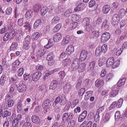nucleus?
<instances>
[{
  "mask_svg": "<svg viewBox=\"0 0 127 127\" xmlns=\"http://www.w3.org/2000/svg\"><path fill=\"white\" fill-rule=\"evenodd\" d=\"M80 62L78 59L76 58L73 61L71 65V68L73 71H75L78 69Z\"/></svg>",
  "mask_w": 127,
  "mask_h": 127,
  "instance_id": "nucleus-1",
  "label": "nucleus"
},
{
  "mask_svg": "<svg viewBox=\"0 0 127 127\" xmlns=\"http://www.w3.org/2000/svg\"><path fill=\"white\" fill-rule=\"evenodd\" d=\"M31 75L32 80L35 81H37L41 78L42 73L40 72H36L32 73Z\"/></svg>",
  "mask_w": 127,
  "mask_h": 127,
  "instance_id": "nucleus-2",
  "label": "nucleus"
},
{
  "mask_svg": "<svg viewBox=\"0 0 127 127\" xmlns=\"http://www.w3.org/2000/svg\"><path fill=\"white\" fill-rule=\"evenodd\" d=\"M110 37V33L107 32L104 33L101 35V40L103 43H104L109 39Z\"/></svg>",
  "mask_w": 127,
  "mask_h": 127,
  "instance_id": "nucleus-3",
  "label": "nucleus"
},
{
  "mask_svg": "<svg viewBox=\"0 0 127 127\" xmlns=\"http://www.w3.org/2000/svg\"><path fill=\"white\" fill-rule=\"evenodd\" d=\"M120 21V17L117 14H115L113 16L111 21L112 24L113 25H117Z\"/></svg>",
  "mask_w": 127,
  "mask_h": 127,
  "instance_id": "nucleus-4",
  "label": "nucleus"
},
{
  "mask_svg": "<svg viewBox=\"0 0 127 127\" xmlns=\"http://www.w3.org/2000/svg\"><path fill=\"white\" fill-rule=\"evenodd\" d=\"M51 105V101L49 99H47L43 102L42 107L43 109L46 110L50 108Z\"/></svg>",
  "mask_w": 127,
  "mask_h": 127,
  "instance_id": "nucleus-5",
  "label": "nucleus"
},
{
  "mask_svg": "<svg viewBox=\"0 0 127 127\" xmlns=\"http://www.w3.org/2000/svg\"><path fill=\"white\" fill-rule=\"evenodd\" d=\"M88 52L86 50H83L80 53L79 59L81 61L85 60L87 57Z\"/></svg>",
  "mask_w": 127,
  "mask_h": 127,
  "instance_id": "nucleus-6",
  "label": "nucleus"
},
{
  "mask_svg": "<svg viewBox=\"0 0 127 127\" xmlns=\"http://www.w3.org/2000/svg\"><path fill=\"white\" fill-rule=\"evenodd\" d=\"M87 113V111L85 110L78 117V121L79 122H81L83 121L86 118Z\"/></svg>",
  "mask_w": 127,
  "mask_h": 127,
  "instance_id": "nucleus-7",
  "label": "nucleus"
},
{
  "mask_svg": "<svg viewBox=\"0 0 127 127\" xmlns=\"http://www.w3.org/2000/svg\"><path fill=\"white\" fill-rule=\"evenodd\" d=\"M27 89L26 86L24 84H21L19 85L17 87V90L20 93L25 92Z\"/></svg>",
  "mask_w": 127,
  "mask_h": 127,
  "instance_id": "nucleus-8",
  "label": "nucleus"
},
{
  "mask_svg": "<svg viewBox=\"0 0 127 127\" xmlns=\"http://www.w3.org/2000/svg\"><path fill=\"white\" fill-rule=\"evenodd\" d=\"M74 50V47L72 45H69L66 49L65 53L67 55H70L73 53Z\"/></svg>",
  "mask_w": 127,
  "mask_h": 127,
  "instance_id": "nucleus-9",
  "label": "nucleus"
},
{
  "mask_svg": "<svg viewBox=\"0 0 127 127\" xmlns=\"http://www.w3.org/2000/svg\"><path fill=\"white\" fill-rule=\"evenodd\" d=\"M62 36L60 33H58L55 34L53 37V40L55 42H58L60 41Z\"/></svg>",
  "mask_w": 127,
  "mask_h": 127,
  "instance_id": "nucleus-10",
  "label": "nucleus"
},
{
  "mask_svg": "<svg viewBox=\"0 0 127 127\" xmlns=\"http://www.w3.org/2000/svg\"><path fill=\"white\" fill-rule=\"evenodd\" d=\"M70 38L69 36H67L64 37L61 42V45L63 46L66 45L69 42Z\"/></svg>",
  "mask_w": 127,
  "mask_h": 127,
  "instance_id": "nucleus-11",
  "label": "nucleus"
},
{
  "mask_svg": "<svg viewBox=\"0 0 127 127\" xmlns=\"http://www.w3.org/2000/svg\"><path fill=\"white\" fill-rule=\"evenodd\" d=\"M114 58L113 57H111L109 58L107 61L106 66L109 67L112 66L114 62Z\"/></svg>",
  "mask_w": 127,
  "mask_h": 127,
  "instance_id": "nucleus-12",
  "label": "nucleus"
},
{
  "mask_svg": "<svg viewBox=\"0 0 127 127\" xmlns=\"http://www.w3.org/2000/svg\"><path fill=\"white\" fill-rule=\"evenodd\" d=\"M110 9V7L109 5L107 4L105 5L102 8V12L104 14H106L108 13Z\"/></svg>",
  "mask_w": 127,
  "mask_h": 127,
  "instance_id": "nucleus-13",
  "label": "nucleus"
},
{
  "mask_svg": "<svg viewBox=\"0 0 127 127\" xmlns=\"http://www.w3.org/2000/svg\"><path fill=\"white\" fill-rule=\"evenodd\" d=\"M32 122L35 124H38L40 122V120L39 117L35 115H33L31 118Z\"/></svg>",
  "mask_w": 127,
  "mask_h": 127,
  "instance_id": "nucleus-14",
  "label": "nucleus"
},
{
  "mask_svg": "<svg viewBox=\"0 0 127 127\" xmlns=\"http://www.w3.org/2000/svg\"><path fill=\"white\" fill-rule=\"evenodd\" d=\"M79 66L78 71L79 72H82L85 70L86 64L85 63H82L80 64Z\"/></svg>",
  "mask_w": 127,
  "mask_h": 127,
  "instance_id": "nucleus-15",
  "label": "nucleus"
},
{
  "mask_svg": "<svg viewBox=\"0 0 127 127\" xmlns=\"http://www.w3.org/2000/svg\"><path fill=\"white\" fill-rule=\"evenodd\" d=\"M58 85V82L57 81L53 80L51 82L50 87V89L54 90L57 87Z\"/></svg>",
  "mask_w": 127,
  "mask_h": 127,
  "instance_id": "nucleus-16",
  "label": "nucleus"
},
{
  "mask_svg": "<svg viewBox=\"0 0 127 127\" xmlns=\"http://www.w3.org/2000/svg\"><path fill=\"white\" fill-rule=\"evenodd\" d=\"M22 116L20 114H18L16 115L15 114H12L11 117V118L13 119L14 118H15L14 119L16 120L19 122L22 119Z\"/></svg>",
  "mask_w": 127,
  "mask_h": 127,
  "instance_id": "nucleus-17",
  "label": "nucleus"
},
{
  "mask_svg": "<svg viewBox=\"0 0 127 127\" xmlns=\"http://www.w3.org/2000/svg\"><path fill=\"white\" fill-rule=\"evenodd\" d=\"M93 92L92 91H89L85 93L84 99L86 100H88L90 97L92 95Z\"/></svg>",
  "mask_w": 127,
  "mask_h": 127,
  "instance_id": "nucleus-18",
  "label": "nucleus"
},
{
  "mask_svg": "<svg viewBox=\"0 0 127 127\" xmlns=\"http://www.w3.org/2000/svg\"><path fill=\"white\" fill-rule=\"evenodd\" d=\"M102 115L101 113L96 111L94 118L95 121L97 123L98 122L100 119V116Z\"/></svg>",
  "mask_w": 127,
  "mask_h": 127,
  "instance_id": "nucleus-19",
  "label": "nucleus"
},
{
  "mask_svg": "<svg viewBox=\"0 0 127 127\" xmlns=\"http://www.w3.org/2000/svg\"><path fill=\"white\" fill-rule=\"evenodd\" d=\"M71 63V61L70 59H64L62 62V64L64 67L69 65Z\"/></svg>",
  "mask_w": 127,
  "mask_h": 127,
  "instance_id": "nucleus-20",
  "label": "nucleus"
},
{
  "mask_svg": "<svg viewBox=\"0 0 127 127\" xmlns=\"http://www.w3.org/2000/svg\"><path fill=\"white\" fill-rule=\"evenodd\" d=\"M67 101L66 100V96L64 95L63 94L61 96V101L60 104L61 105H64L66 103Z\"/></svg>",
  "mask_w": 127,
  "mask_h": 127,
  "instance_id": "nucleus-21",
  "label": "nucleus"
},
{
  "mask_svg": "<svg viewBox=\"0 0 127 127\" xmlns=\"http://www.w3.org/2000/svg\"><path fill=\"white\" fill-rule=\"evenodd\" d=\"M15 85L13 84L11 85L9 90V93L11 94H14L15 93Z\"/></svg>",
  "mask_w": 127,
  "mask_h": 127,
  "instance_id": "nucleus-22",
  "label": "nucleus"
},
{
  "mask_svg": "<svg viewBox=\"0 0 127 127\" xmlns=\"http://www.w3.org/2000/svg\"><path fill=\"white\" fill-rule=\"evenodd\" d=\"M71 87L72 86L70 84L68 83L66 84L64 87L63 90L64 92L65 93H66L71 89Z\"/></svg>",
  "mask_w": 127,
  "mask_h": 127,
  "instance_id": "nucleus-23",
  "label": "nucleus"
},
{
  "mask_svg": "<svg viewBox=\"0 0 127 127\" xmlns=\"http://www.w3.org/2000/svg\"><path fill=\"white\" fill-rule=\"evenodd\" d=\"M103 81L102 80H97L95 82L96 86L99 88L101 87L103 84Z\"/></svg>",
  "mask_w": 127,
  "mask_h": 127,
  "instance_id": "nucleus-24",
  "label": "nucleus"
},
{
  "mask_svg": "<svg viewBox=\"0 0 127 127\" xmlns=\"http://www.w3.org/2000/svg\"><path fill=\"white\" fill-rule=\"evenodd\" d=\"M101 49L99 47H97L96 49L95 52V55L96 56H99L102 53Z\"/></svg>",
  "mask_w": 127,
  "mask_h": 127,
  "instance_id": "nucleus-25",
  "label": "nucleus"
},
{
  "mask_svg": "<svg viewBox=\"0 0 127 127\" xmlns=\"http://www.w3.org/2000/svg\"><path fill=\"white\" fill-rule=\"evenodd\" d=\"M40 36V33L39 32H37L33 33L32 36V37L33 40H36L38 39Z\"/></svg>",
  "mask_w": 127,
  "mask_h": 127,
  "instance_id": "nucleus-26",
  "label": "nucleus"
},
{
  "mask_svg": "<svg viewBox=\"0 0 127 127\" xmlns=\"http://www.w3.org/2000/svg\"><path fill=\"white\" fill-rule=\"evenodd\" d=\"M106 58H100L98 61V65L99 66H102L105 63Z\"/></svg>",
  "mask_w": 127,
  "mask_h": 127,
  "instance_id": "nucleus-27",
  "label": "nucleus"
},
{
  "mask_svg": "<svg viewBox=\"0 0 127 127\" xmlns=\"http://www.w3.org/2000/svg\"><path fill=\"white\" fill-rule=\"evenodd\" d=\"M64 7L63 6L61 5L59 6L56 9L55 11L58 13H60L63 12L64 10Z\"/></svg>",
  "mask_w": 127,
  "mask_h": 127,
  "instance_id": "nucleus-28",
  "label": "nucleus"
},
{
  "mask_svg": "<svg viewBox=\"0 0 127 127\" xmlns=\"http://www.w3.org/2000/svg\"><path fill=\"white\" fill-rule=\"evenodd\" d=\"M109 27L108 25L107 24V22L106 21H104L103 23L102 26V29L103 31L107 30Z\"/></svg>",
  "mask_w": 127,
  "mask_h": 127,
  "instance_id": "nucleus-29",
  "label": "nucleus"
},
{
  "mask_svg": "<svg viewBox=\"0 0 127 127\" xmlns=\"http://www.w3.org/2000/svg\"><path fill=\"white\" fill-rule=\"evenodd\" d=\"M95 64V62L94 61H92L90 63L88 68L89 71H92L94 69Z\"/></svg>",
  "mask_w": 127,
  "mask_h": 127,
  "instance_id": "nucleus-30",
  "label": "nucleus"
},
{
  "mask_svg": "<svg viewBox=\"0 0 127 127\" xmlns=\"http://www.w3.org/2000/svg\"><path fill=\"white\" fill-rule=\"evenodd\" d=\"M33 13L32 10H28L26 14V17L27 18H31L33 15Z\"/></svg>",
  "mask_w": 127,
  "mask_h": 127,
  "instance_id": "nucleus-31",
  "label": "nucleus"
},
{
  "mask_svg": "<svg viewBox=\"0 0 127 127\" xmlns=\"http://www.w3.org/2000/svg\"><path fill=\"white\" fill-rule=\"evenodd\" d=\"M110 118V114L109 113L105 114L104 117L103 118V120L104 122H108Z\"/></svg>",
  "mask_w": 127,
  "mask_h": 127,
  "instance_id": "nucleus-32",
  "label": "nucleus"
},
{
  "mask_svg": "<svg viewBox=\"0 0 127 127\" xmlns=\"http://www.w3.org/2000/svg\"><path fill=\"white\" fill-rule=\"evenodd\" d=\"M62 27V24L60 23H59L55 26L53 29L54 32H58L61 29Z\"/></svg>",
  "mask_w": 127,
  "mask_h": 127,
  "instance_id": "nucleus-33",
  "label": "nucleus"
},
{
  "mask_svg": "<svg viewBox=\"0 0 127 127\" xmlns=\"http://www.w3.org/2000/svg\"><path fill=\"white\" fill-rule=\"evenodd\" d=\"M23 109L22 105L21 103H18L17 105V112L18 113L21 112Z\"/></svg>",
  "mask_w": 127,
  "mask_h": 127,
  "instance_id": "nucleus-34",
  "label": "nucleus"
},
{
  "mask_svg": "<svg viewBox=\"0 0 127 127\" xmlns=\"http://www.w3.org/2000/svg\"><path fill=\"white\" fill-rule=\"evenodd\" d=\"M41 7V5L39 3H36L33 5V9L35 11H37L39 10Z\"/></svg>",
  "mask_w": 127,
  "mask_h": 127,
  "instance_id": "nucleus-35",
  "label": "nucleus"
},
{
  "mask_svg": "<svg viewBox=\"0 0 127 127\" xmlns=\"http://www.w3.org/2000/svg\"><path fill=\"white\" fill-rule=\"evenodd\" d=\"M54 58V56L52 53H49L47 56L46 59L47 60L51 61L53 60Z\"/></svg>",
  "mask_w": 127,
  "mask_h": 127,
  "instance_id": "nucleus-36",
  "label": "nucleus"
},
{
  "mask_svg": "<svg viewBox=\"0 0 127 127\" xmlns=\"http://www.w3.org/2000/svg\"><path fill=\"white\" fill-rule=\"evenodd\" d=\"M60 20V18L57 16L54 17L52 20V23L53 24L58 23Z\"/></svg>",
  "mask_w": 127,
  "mask_h": 127,
  "instance_id": "nucleus-37",
  "label": "nucleus"
},
{
  "mask_svg": "<svg viewBox=\"0 0 127 127\" xmlns=\"http://www.w3.org/2000/svg\"><path fill=\"white\" fill-rule=\"evenodd\" d=\"M41 22V21L40 19L37 20L33 25V28L35 29L37 27L39 26Z\"/></svg>",
  "mask_w": 127,
  "mask_h": 127,
  "instance_id": "nucleus-38",
  "label": "nucleus"
},
{
  "mask_svg": "<svg viewBox=\"0 0 127 127\" xmlns=\"http://www.w3.org/2000/svg\"><path fill=\"white\" fill-rule=\"evenodd\" d=\"M68 119L67 113H64L62 117V121L64 123L65 122L68 121Z\"/></svg>",
  "mask_w": 127,
  "mask_h": 127,
  "instance_id": "nucleus-39",
  "label": "nucleus"
},
{
  "mask_svg": "<svg viewBox=\"0 0 127 127\" xmlns=\"http://www.w3.org/2000/svg\"><path fill=\"white\" fill-rule=\"evenodd\" d=\"M6 79V76L5 75H3L1 76L0 82V84L1 86L4 85Z\"/></svg>",
  "mask_w": 127,
  "mask_h": 127,
  "instance_id": "nucleus-40",
  "label": "nucleus"
},
{
  "mask_svg": "<svg viewBox=\"0 0 127 127\" xmlns=\"http://www.w3.org/2000/svg\"><path fill=\"white\" fill-rule=\"evenodd\" d=\"M47 8L46 7H43L40 11L41 15L42 16L45 15L47 12Z\"/></svg>",
  "mask_w": 127,
  "mask_h": 127,
  "instance_id": "nucleus-41",
  "label": "nucleus"
},
{
  "mask_svg": "<svg viewBox=\"0 0 127 127\" xmlns=\"http://www.w3.org/2000/svg\"><path fill=\"white\" fill-rule=\"evenodd\" d=\"M121 116L120 113L119 111H117L115 113V121H117L120 118Z\"/></svg>",
  "mask_w": 127,
  "mask_h": 127,
  "instance_id": "nucleus-42",
  "label": "nucleus"
},
{
  "mask_svg": "<svg viewBox=\"0 0 127 127\" xmlns=\"http://www.w3.org/2000/svg\"><path fill=\"white\" fill-rule=\"evenodd\" d=\"M123 101V100L122 99L120 98L118 100L117 102H116V106L117 108L120 107L122 105Z\"/></svg>",
  "mask_w": 127,
  "mask_h": 127,
  "instance_id": "nucleus-43",
  "label": "nucleus"
},
{
  "mask_svg": "<svg viewBox=\"0 0 127 127\" xmlns=\"http://www.w3.org/2000/svg\"><path fill=\"white\" fill-rule=\"evenodd\" d=\"M11 114V113L10 112L7 110H6L3 112L2 117L3 118H4L6 117L10 116Z\"/></svg>",
  "mask_w": 127,
  "mask_h": 127,
  "instance_id": "nucleus-44",
  "label": "nucleus"
},
{
  "mask_svg": "<svg viewBox=\"0 0 127 127\" xmlns=\"http://www.w3.org/2000/svg\"><path fill=\"white\" fill-rule=\"evenodd\" d=\"M53 41L52 39H50L48 44L45 46V48L48 49L51 47L53 45Z\"/></svg>",
  "mask_w": 127,
  "mask_h": 127,
  "instance_id": "nucleus-45",
  "label": "nucleus"
},
{
  "mask_svg": "<svg viewBox=\"0 0 127 127\" xmlns=\"http://www.w3.org/2000/svg\"><path fill=\"white\" fill-rule=\"evenodd\" d=\"M85 90L86 89L85 88H82L80 90L78 93L79 96H82L84 94Z\"/></svg>",
  "mask_w": 127,
  "mask_h": 127,
  "instance_id": "nucleus-46",
  "label": "nucleus"
},
{
  "mask_svg": "<svg viewBox=\"0 0 127 127\" xmlns=\"http://www.w3.org/2000/svg\"><path fill=\"white\" fill-rule=\"evenodd\" d=\"M118 90H115L111 92L110 94V97H113L115 96L118 93Z\"/></svg>",
  "mask_w": 127,
  "mask_h": 127,
  "instance_id": "nucleus-47",
  "label": "nucleus"
},
{
  "mask_svg": "<svg viewBox=\"0 0 127 127\" xmlns=\"http://www.w3.org/2000/svg\"><path fill=\"white\" fill-rule=\"evenodd\" d=\"M71 104V102L69 101L68 102L64 109V112H65L68 111L69 109V108H70Z\"/></svg>",
  "mask_w": 127,
  "mask_h": 127,
  "instance_id": "nucleus-48",
  "label": "nucleus"
},
{
  "mask_svg": "<svg viewBox=\"0 0 127 127\" xmlns=\"http://www.w3.org/2000/svg\"><path fill=\"white\" fill-rule=\"evenodd\" d=\"M100 48L102 52L104 53L107 51L108 49L107 46L105 44H103Z\"/></svg>",
  "mask_w": 127,
  "mask_h": 127,
  "instance_id": "nucleus-49",
  "label": "nucleus"
},
{
  "mask_svg": "<svg viewBox=\"0 0 127 127\" xmlns=\"http://www.w3.org/2000/svg\"><path fill=\"white\" fill-rule=\"evenodd\" d=\"M17 46L18 44L16 42H14L12 43L10 48V50L11 51L16 49Z\"/></svg>",
  "mask_w": 127,
  "mask_h": 127,
  "instance_id": "nucleus-50",
  "label": "nucleus"
},
{
  "mask_svg": "<svg viewBox=\"0 0 127 127\" xmlns=\"http://www.w3.org/2000/svg\"><path fill=\"white\" fill-rule=\"evenodd\" d=\"M71 12V9H68L64 13V16L65 17H68L70 16V14Z\"/></svg>",
  "mask_w": 127,
  "mask_h": 127,
  "instance_id": "nucleus-51",
  "label": "nucleus"
},
{
  "mask_svg": "<svg viewBox=\"0 0 127 127\" xmlns=\"http://www.w3.org/2000/svg\"><path fill=\"white\" fill-rule=\"evenodd\" d=\"M31 40V38L30 36L29 35H27L25 39L23 42L30 44Z\"/></svg>",
  "mask_w": 127,
  "mask_h": 127,
  "instance_id": "nucleus-52",
  "label": "nucleus"
},
{
  "mask_svg": "<svg viewBox=\"0 0 127 127\" xmlns=\"http://www.w3.org/2000/svg\"><path fill=\"white\" fill-rule=\"evenodd\" d=\"M82 22L83 24H85L86 26H87L90 23L89 19L87 18H84Z\"/></svg>",
  "mask_w": 127,
  "mask_h": 127,
  "instance_id": "nucleus-53",
  "label": "nucleus"
},
{
  "mask_svg": "<svg viewBox=\"0 0 127 127\" xmlns=\"http://www.w3.org/2000/svg\"><path fill=\"white\" fill-rule=\"evenodd\" d=\"M30 44L28 43H26L23 42V46L22 48L24 49L27 50L29 49L30 47Z\"/></svg>",
  "mask_w": 127,
  "mask_h": 127,
  "instance_id": "nucleus-54",
  "label": "nucleus"
},
{
  "mask_svg": "<svg viewBox=\"0 0 127 127\" xmlns=\"http://www.w3.org/2000/svg\"><path fill=\"white\" fill-rule=\"evenodd\" d=\"M24 69L23 68H21L18 69V76L20 77L22 76L23 73Z\"/></svg>",
  "mask_w": 127,
  "mask_h": 127,
  "instance_id": "nucleus-55",
  "label": "nucleus"
},
{
  "mask_svg": "<svg viewBox=\"0 0 127 127\" xmlns=\"http://www.w3.org/2000/svg\"><path fill=\"white\" fill-rule=\"evenodd\" d=\"M82 81V79L81 78L77 81V84L76 86V88L77 89H78L80 87Z\"/></svg>",
  "mask_w": 127,
  "mask_h": 127,
  "instance_id": "nucleus-56",
  "label": "nucleus"
},
{
  "mask_svg": "<svg viewBox=\"0 0 127 127\" xmlns=\"http://www.w3.org/2000/svg\"><path fill=\"white\" fill-rule=\"evenodd\" d=\"M120 64V62L119 61L117 60L114 62L112 65V68H114L118 67Z\"/></svg>",
  "mask_w": 127,
  "mask_h": 127,
  "instance_id": "nucleus-57",
  "label": "nucleus"
},
{
  "mask_svg": "<svg viewBox=\"0 0 127 127\" xmlns=\"http://www.w3.org/2000/svg\"><path fill=\"white\" fill-rule=\"evenodd\" d=\"M98 31H93L92 33L94 38L98 37L99 36V32Z\"/></svg>",
  "mask_w": 127,
  "mask_h": 127,
  "instance_id": "nucleus-58",
  "label": "nucleus"
},
{
  "mask_svg": "<svg viewBox=\"0 0 127 127\" xmlns=\"http://www.w3.org/2000/svg\"><path fill=\"white\" fill-rule=\"evenodd\" d=\"M12 8L10 7H8L6 10L5 12L7 15H10L12 13Z\"/></svg>",
  "mask_w": 127,
  "mask_h": 127,
  "instance_id": "nucleus-59",
  "label": "nucleus"
},
{
  "mask_svg": "<svg viewBox=\"0 0 127 127\" xmlns=\"http://www.w3.org/2000/svg\"><path fill=\"white\" fill-rule=\"evenodd\" d=\"M23 18H21L18 19V25L19 26H21L23 24Z\"/></svg>",
  "mask_w": 127,
  "mask_h": 127,
  "instance_id": "nucleus-60",
  "label": "nucleus"
},
{
  "mask_svg": "<svg viewBox=\"0 0 127 127\" xmlns=\"http://www.w3.org/2000/svg\"><path fill=\"white\" fill-rule=\"evenodd\" d=\"M71 20L73 21H77L78 19V17L76 14H72L71 16Z\"/></svg>",
  "mask_w": 127,
  "mask_h": 127,
  "instance_id": "nucleus-61",
  "label": "nucleus"
},
{
  "mask_svg": "<svg viewBox=\"0 0 127 127\" xmlns=\"http://www.w3.org/2000/svg\"><path fill=\"white\" fill-rule=\"evenodd\" d=\"M19 122L14 119L12 122V126L14 127H18Z\"/></svg>",
  "mask_w": 127,
  "mask_h": 127,
  "instance_id": "nucleus-62",
  "label": "nucleus"
},
{
  "mask_svg": "<svg viewBox=\"0 0 127 127\" xmlns=\"http://www.w3.org/2000/svg\"><path fill=\"white\" fill-rule=\"evenodd\" d=\"M102 22V18L101 17L97 18L96 21V24L98 25L101 24Z\"/></svg>",
  "mask_w": 127,
  "mask_h": 127,
  "instance_id": "nucleus-63",
  "label": "nucleus"
},
{
  "mask_svg": "<svg viewBox=\"0 0 127 127\" xmlns=\"http://www.w3.org/2000/svg\"><path fill=\"white\" fill-rule=\"evenodd\" d=\"M8 106V107H12L14 105V102L13 99H11L10 100L7 102Z\"/></svg>",
  "mask_w": 127,
  "mask_h": 127,
  "instance_id": "nucleus-64",
  "label": "nucleus"
}]
</instances>
